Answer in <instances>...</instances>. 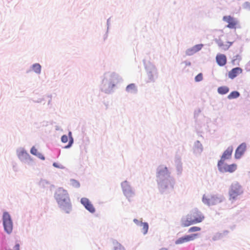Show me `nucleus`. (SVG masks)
Wrapping results in <instances>:
<instances>
[{
  "instance_id": "20",
  "label": "nucleus",
  "mask_w": 250,
  "mask_h": 250,
  "mask_svg": "<svg viewBox=\"0 0 250 250\" xmlns=\"http://www.w3.org/2000/svg\"><path fill=\"white\" fill-rule=\"evenodd\" d=\"M32 69L35 72L40 74L41 71V66L39 63H35L33 65Z\"/></svg>"
},
{
  "instance_id": "31",
  "label": "nucleus",
  "mask_w": 250,
  "mask_h": 250,
  "mask_svg": "<svg viewBox=\"0 0 250 250\" xmlns=\"http://www.w3.org/2000/svg\"><path fill=\"white\" fill-rule=\"evenodd\" d=\"M21 153L22 154H25L26 155H27V153L26 152H24V151H22V152H21Z\"/></svg>"
},
{
  "instance_id": "19",
  "label": "nucleus",
  "mask_w": 250,
  "mask_h": 250,
  "mask_svg": "<svg viewBox=\"0 0 250 250\" xmlns=\"http://www.w3.org/2000/svg\"><path fill=\"white\" fill-rule=\"evenodd\" d=\"M218 92L220 94H225L229 91V88L227 86H221L218 87Z\"/></svg>"
},
{
  "instance_id": "13",
  "label": "nucleus",
  "mask_w": 250,
  "mask_h": 250,
  "mask_svg": "<svg viewBox=\"0 0 250 250\" xmlns=\"http://www.w3.org/2000/svg\"><path fill=\"white\" fill-rule=\"evenodd\" d=\"M246 149V145L245 143L241 144L236 149L235 153L236 159H239L244 153Z\"/></svg>"
},
{
  "instance_id": "16",
  "label": "nucleus",
  "mask_w": 250,
  "mask_h": 250,
  "mask_svg": "<svg viewBox=\"0 0 250 250\" xmlns=\"http://www.w3.org/2000/svg\"><path fill=\"white\" fill-rule=\"evenodd\" d=\"M243 70L240 67H235L229 71L228 73L229 77L231 79H233L239 74L242 73Z\"/></svg>"
},
{
  "instance_id": "14",
  "label": "nucleus",
  "mask_w": 250,
  "mask_h": 250,
  "mask_svg": "<svg viewBox=\"0 0 250 250\" xmlns=\"http://www.w3.org/2000/svg\"><path fill=\"white\" fill-rule=\"evenodd\" d=\"M203 45L202 44H196L193 46L192 47L188 49L186 51V54L188 56H191L200 51L203 47Z\"/></svg>"
},
{
  "instance_id": "10",
  "label": "nucleus",
  "mask_w": 250,
  "mask_h": 250,
  "mask_svg": "<svg viewBox=\"0 0 250 250\" xmlns=\"http://www.w3.org/2000/svg\"><path fill=\"white\" fill-rule=\"evenodd\" d=\"M220 170L223 172H233L237 168L236 164H231L229 165H225L224 163L221 166H218Z\"/></svg>"
},
{
  "instance_id": "15",
  "label": "nucleus",
  "mask_w": 250,
  "mask_h": 250,
  "mask_svg": "<svg viewBox=\"0 0 250 250\" xmlns=\"http://www.w3.org/2000/svg\"><path fill=\"white\" fill-rule=\"evenodd\" d=\"M216 61L219 66H222L227 63V57L224 54L219 53L216 56Z\"/></svg>"
},
{
  "instance_id": "2",
  "label": "nucleus",
  "mask_w": 250,
  "mask_h": 250,
  "mask_svg": "<svg viewBox=\"0 0 250 250\" xmlns=\"http://www.w3.org/2000/svg\"><path fill=\"white\" fill-rule=\"evenodd\" d=\"M56 199L59 207L66 213H69L71 208L70 200L66 190L58 189L55 195Z\"/></svg>"
},
{
  "instance_id": "3",
  "label": "nucleus",
  "mask_w": 250,
  "mask_h": 250,
  "mask_svg": "<svg viewBox=\"0 0 250 250\" xmlns=\"http://www.w3.org/2000/svg\"><path fill=\"white\" fill-rule=\"evenodd\" d=\"M243 190L241 186L238 183L232 184L229 191V199L230 200H236L238 196L242 194Z\"/></svg>"
},
{
  "instance_id": "7",
  "label": "nucleus",
  "mask_w": 250,
  "mask_h": 250,
  "mask_svg": "<svg viewBox=\"0 0 250 250\" xmlns=\"http://www.w3.org/2000/svg\"><path fill=\"white\" fill-rule=\"evenodd\" d=\"M223 20L228 23L227 25V27L230 29H233L236 27L237 21L235 18L230 16H226L223 17Z\"/></svg>"
},
{
  "instance_id": "30",
  "label": "nucleus",
  "mask_w": 250,
  "mask_h": 250,
  "mask_svg": "<svg viewBox=\"0 0 250 250\" xmlns=\"http://www.w3.org/2000/svg\"><path fill=\"white\" fill-rule=\"evenodd\" d=\"M159 250H168L166 248H162L160 249Z\"/></svg>"
},
{
  "instance_id": "12",
  "label": "nucleus",
  "mask_w": 250,
  "mask_h": 250,
  "mask_svg": "<svg viewBox=\"0 0 250 250\" xmlns=\"http://www.w3.org/2000/svg\"><path fill=\"white\" fill-rule=\"evenodd\" d=\"M218 46L223 50H227L232 44V42L228 41L224 42L221 39H219L216 41Z\"/></svg>"
},
{
  "instance_id": "6",
  "label": "nucleus",
  "mask_w": 250,
  "mask_h": 250,
  "mask_svg": "<svg viewBox=\"0 0 250 250\" xmlns=\"http://www.w3.org/2000/svg\"><path fill=\"white\" fill-rule=\"evenodd\" d=\"M232 151V146H230L228 147L227 149L224 152L220 160L218 162V166L222 165L223 163H224L225 160L230 158Z\"/></svg>"
},
{
  "instance_id": "29",
  "label": "nucleus",
  "mask_w": 250,
  "mask_h": 250,
  "mask_svg": "<svg viewBox=\"0 0 250 250\" xmlns=\"http://www.w3.org/2000/svg\"><path fill=\"white\" fill-rule=\"evenodd\" d=\"M133 221L136 224H138L139 223V221L137 219H134Z\"/></svg>"
},
{
  "instance_id": "9",
  "label": "nucleus",
  "mask_w": 250,
  "mask_h": 250,
  "mask_svg": "<svg viewBox=\"0 0 250 250\" xmlns=\"http://www.w3.org/2000/svg\"><path fill=\"white\" fill-rule=\"evenodd\" d=\"M221 201L220 199L213 196L204 195L203 197V202L208 205H213Z\"/></svg>"
},
{
  "instance_id": "5",
  "label": "nucleus",
  "mask_w": 250,
  "mask_h": 250,
  "mask_svg": "<svg viewBox=\"0 0 250 250\" xmlns=\"http://www.w3.org/2000/svg\"><path fill=\"white\" fill-rule=\"evenodd\" d=\"M198 236V234H192L190 235H185L176 240L175 243L176 245L182 244L191 241H193Z\"/></svg>"
},
{
  "instance_id": "8",
  "label": "nucleus",
  "mask_w": 250,
  "mask_h": 250,
  "mask_svg": "<svg viewBox=\"0 0 250 250\" xmlns=\"http://www.w3.org/2000/svg\"><path fill=\"white\" fill-rule=\"evenodd\" d=\"M122 187L124 194L126 196V197L130 198L134 194L127 181H125L123 182L122 184Z\"/></svg>"
},
{
  "instance_id": "33",
  "label": "nucleus",
  "mask_w": 250,
  "mask_h": 250,
  "mask_svg": "<svg viewBox=\"0 0 250 250\" xmlns=\"http://www.w3.org/2000/svg\"><path fill=\"white\" fill-rule=\"evenodd\" d=\"M70 145H71V144H69V145H68V146H66V147L67 148V147H69V146H70Z\"/></svg>"
},
{
  "instance_id": "21",
  "label": "nucleus",
  "mask_w": 250,
  "mask_h": 250,
  "mask_svg": "<svg viewBox=\"0 0 250 250\" xmlns=\"http://www.w3.org/2000/svg\"><path fill=\"white\" fill-rule=\"evenodd\" d=\"M240 95V94L238 92L234 91L231 92L228 96V98L229 99H232L237 98Z\"/></svg>"
},
{
  "instance_id": "23",
  "label": "nucleus",
  "mask_w": 250,
  "mask_h": 250,
  "mask_svg": "<svg viewBox=\"0 0 250 250\" xmlns=\"http://www.w3.org/2000/svg\"><path fill=\"white\" fill-rule=\"evenodd\" d=\"M141 226L143 227L142 231L143 234H146L148 231V225L147 223H141Z\"/></svg>"
},
{
  "instance_id": "17",
  "label": "nucleus",
  "mask_w": 250,
  "mask_h": 250,
  "mask_svg": "<svg viewBox=\"0 0 250 250\" xmlns=\"http://www.w3.org/2000/svg\"><path fill=\"white\" fill-rule=\"evenodd\" d=\"M30 152L31 154L37 156L39 158L41 159V160H43L45 159L42 153L39 152L38 150L34 146H33L31 148Z\"/></svg>"
},
{
  "instance_id": "18",
  "label": "nucleus",
  "mask_w": 250,
  "mask_h": 250,
  "mask_svg": "<svg viewBox=\"0 0 250 250\" xmlns=\"http://www.w3.org/2000/svg\"><path fill=\"white\" fill-rule=\"evenodd\" d=\"M126 90L128 92L132 93L136 92L137 91V89L135 84L131 83L127 86V87H126Z\"/></svg>"
},
{
  "instance_id": "24",
  "label": "nucleus",
  "mask_w": 250,
  "mask_h": 250,
  "mask_svg": "<svg viewBox=\"0 0 250 250\" xmlns=\"http://www.w3.org/2000/svg\"><path fill=\"white\" fill-rule=\"evenodd\" d=\"M201 229L200 227H192L190 228L188 230V232H196V231H200Z\"/></svg>"
},
{
  "instance_id": "4",
  "label": "nucleus",
  "mask_w": 250,
  "mask_h": 250,
  "mask_svg": "<svg viewBox=\"0 0 250 250\" xmlns=\"http://www.w3.org/2000/svg\"><path fill=\"white\" fill-rule=\"evenodd\" d=\"M3 224L5 230L10 233L13 229V224L10 215L7 212L3 214Z\"/></svg>"
},
{
  "instance_id": "1",
  "label": "nucleus",
  "mask_w": 250,
  "mask_h": 250,
  "mask_svg": "<svg viewBox=\"0 0 250 250\" xmlns=\"http://www.w3.org/2000/svg\"><path fill=\"white\" fill-rule=\"evenodd\" d=\"M204 219V214L196 208L191 210L189 214L181 219V225L183 227H187L201 223Z\"/></svg>"
},
{
  "instance_id": "22",
  "label": "nucleus",
  "mask_w": 250,
  "mask_h": 250,
  "mask_svg": "<svg viewBox=\"0 0 250 250\" xmlns=\"http://www.w3.org/2000/svg\"><path fill=\"white\" fill-rule=\"evenodd\" d=\"M167 172H168V170H167V167H161L158 171V176H161V175H163L166 174H167Z\"/></svg>"
},
{
  "instance_id": "11",
  "label": "nucleus",
  "mask_w": 250,
  "mask_h": 250,
  "mask_svg": "<svg viewBox=\"0 0 250 250\" xmlns=\"http://www.w3.org/2000/svg\"><path fill=\"white\" fill-rule=\"evenodd\" d=\"M81 202L84 206L85 208L91 213H94L95 211L94 207L88 199L82 198L81 200Z\"/></svg>"
},
{
  "instance_id": "27",
  "label": "nucleus",
  "mask_w": 250,
  "mask_h": 250,
  "mask_svg": "<svg viewBox=\"0 0 250 250\" xmlns=\"http://www.w3.org/2000/svg\"><path fill=\"white\" fill-rule=\"evenodd\" d=\"M61 140L63 143H66L68 141V137L66 135H63L62 137Z\"/></svg>"
},
{
  "instance_id": "25",
  "label": "nucleus",
  "mask_w": 250,
  "mask_h": 250,
  "mask_svg": "<svg viewBox=\"0 0 250 250\" xmlns=\"http://www.w3.org/2000/svg\"><path fill=\"white\" fill-rule=\"evenodd\" d=\"M203 80V75L202 73H199L195 78L196 82H200Z\"/></svg>"
},
{
  "instance_id": "26",
  "label": "nucleus",
  "mask_w": 250,
  "mask_h": 250,
  "mask_svg": "<svg viewBox=\"0 0 250 250\" xmlns=\"http://www.w3.org/2000/svg\"><path fill=\"white\" fill-rule=\"evenodd\" d=\"M113 250H125L124 247L119 244H117Z\"/></svg>"
},
{
  "instance_id": "32",
  "label": "nucleus",
  "mask_w": 250,
  "mask_h": 250,
  "mask_svg": "<svg viewBox=\"0 0 250 250\" xmlns=\"http://www.w3.org/2000/svg\"><path fill=\"white\" fill-rule=\"evenodd\" d=\"M53 166H54V167H58V166H57V165L56 163H54L53 164Z\"/></svg>"
},
{
  "instance_id": "28",
  "label": "nucleus",
  "mask_w": 250,
  "mask_h": 250,
  "mask_svg": "<svg viewBox=\"0 0 250 250\" xmlns=\"http://www.w3.org/2000/svg\"><path fill=\"white\" fill-rule=\"evenodd\" d=\"M149 80L148 82H150L151 81H152L153 80V76L152 74H150L149 75Z\"/></svg>"
}]
</instances>
